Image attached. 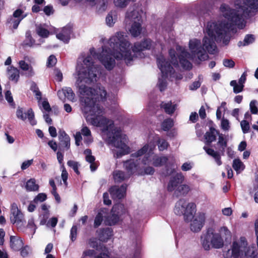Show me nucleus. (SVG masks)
<instances>
[{
  "mask_svg": "<svg viewBox=\"0 0 258 258\" xmlns=\"http://www.w3.org/2000/svg\"><path fill=\"white\" fill-rule=\"evenodd\" d=\"M221 127L224 131H229L230 129L229 121L227 119L223 118L221 120Z\"/></svg>",
  "mask_w": 258,
  "mask_h": 258,
  "instance_id": "49",
  "label": "nucleus"
},
{
  "mask_svg": "<svg viewBox=\"0 0 258 258\" xmlns=\"http://www.w3.org/2000/svg\"><path fill=\"white\" fill-rule=\"evenodd\" d=\"M142 30L141 22L134 21L131 25L129 31L131 35L134 37L139 36Z\"/></svg>",
  "mask_w": 258,
  "mask_h": 258,
  "instance_id": "32",
  "label": "nucleus"
},
{
  "mask_svg": "<svg viewBox=\"0 0 258 258\" xmlns=\"http://www.w3.org/2000/svg\"><path fill=\"white\" fill-rule=\"evenodd\" d=\"M232 167L237 173L241 172L245 168L244 165L239 159H235L233 160Z\"/></svg>",
  "mask_w": 258,
  "mask_h": 258,
  "instance_id": "39",
  "label": "nucleus"
},
{
  "mask_svg": "<svg viewBox=\"0 0 258 258\" xmlns=\"http://www.w3.org/2000/svg\"><path fill=\"white\" fill-rule=\"evenodd\" d=\"M23 71H25V74L28 76H31L33 74L31 66H20Z\"/></svg>",
  "mask_w": 258,
  "mask_h": 258,
  "instance_id": "59",
  "label": "nucleus"
},
{
  "mask_svg": "<svg viewBox=\"0 0 258 258\" xmlns=\"http://www.w3.org/2000/svg\"><path fill=\"white\" fill-rule=\"evenodd\" d=\"M140 171L143 172L142 175H153L155 172V169L151 166H148L144 168V169H142V168L140 167Z\"/></svg>",
  "mask_w": 258,
  "mask_h": 258,
  "instance_id": "55",
  "label": "nucleus"
},
{
  "mask_svg": "<svg viewBox=\"0 0 258 258\" xmlns=\"http://www.w3.org/2000/svg\"><path fill=\"white\" fill-rule=\"evenodd\" d=\"M20 22V18H15L12 16L9 19L8 23L10 25V27H12L14 29H16Z\"/></svg>",
  "mask_w": 258,
  "mask_h": 258,
  "instance_id": "46",
  "label": "nucleus"
},
{
  "mask_svg": "<svg viewBox=\"0 0 258 258\" xmlns=\"http://www.w3.org/2000/svg\"><path fill=\"white\" fill-rule=\"evenodd\" d=\"M247 76V72L245 71L242 74L238 82L236 80H232L230 82V85L233 87L234 93L238 94L243 91Z\"/></svg>",
  "mask_w": 258,
  "mask_h": 258,
  "instance_id": "17",
  "label": "nucleus"
},
{
  "mask_svg": "<svg viewBox=\"0 0 258 258\" xmlns=\"http://www.w3.org/2000/svg\"><path fill=\"white\" fill-rule=\"evenodd\" d=\"M155 149L154 143L146 144L141 149L132 154L133 157H140L144 155L142 163L144 165L152 164L155 167H160L164 165L168 160L166 156H159L153 152Z\"/></svg>",
  "mask_w": 258,
  "mask_h": 258,
  "instance_id": "6",
  "label": "nucleus"
},
{
  "mask_svg": "<svg viewBox=\"0 0 258 258\" xmlns=\"http://www.w3.org/2000/svg\"><path fill=\"white\" fill-rule=\"evenodd\" d=\"M130 0H113L114 6L117 8H124L127 6Z\"/></svg>",
  "mask_w": 258,
  "mask_h": 258,
  "instance_id": "45",
  "label": "nucleus"
},
{
  "mask_svg": "<svg viewBox=\"0 0 258 258\" xmlns=\"http://www.w3.org/2000/svg\"><path fill=\"white\" fill-rule=\"evenodd\" d=\"M112 235V230L110 228H107L101 230L99 234L100 240L102 241H106Z\"/></svg>",
  "mask_w": 258,
  "mask_h": 258,
  "instance_id": "34",
  "label": "nucleus"
},
{
  "mask_svg": "<svg viewBox=\"0 0 258 258\" xmlns=\"http://www.w3.org/2000/svg\"><path fill=\"white\" fill-rule=\"evenodd\" d=\"M7 71L9 79L14 83H17L20 77L19 71L13 66L9 67Z\"/></svg>",
  "mask_w": 258,
  "mask_h": 258,
  "instance_id": "26",
  "label": "nucleus"
},
{
  "mask_svg": "<svg viewBox=\"0 0 258 258\" xmlns=\"http://www.w3.org/2000/svg\"><path fill=\"white\" fill-rule=\"evenodd\" d=\"M107 211L105 209H101L97 214L94 220V227H97L99 226L103 220V218L106 217Z\"/></svg>",
  "mask_w": 258,
  "mask_h": 258,
  "instance_id": "36",
  "label": "nucleus"
},
{
  "mask_svg": "<svg viewBox=\"0 0 258 258\" xmlns=\"http://www.w3.org/2000/svg\"><path fill=\"white\" fill-rule=\"evenodd\" d=\"M36 31L37 34L42 37H47L49 34V31L41 25L36 26Z\"/></svg>",
  "mask_w": 258,
  "mask_h": 258,
  "instance_id": "43",
  "label": "nucleus"
},
{
  "mask_svg": "<svg viewBox=\"0 0 258 258\" xmlns=\"http://www.w3.org/2000/svg\"><path fill=\"white\" fill-rule=\"evenodd\" d=\"M170 57H171V61L169 62L166 61L162 55H159L157 57V62L159 64H177L176 58L175 57V51L174 49H170L169 51Z\"/></svg>",
  "mask_w": 258,
  "mask_h": 258,
  "instance_id": "22",
  "label": "nucleus"
},
{
  "mask_svg": "<svg viewBox=\"0 0 258 258\" xmlns=\"http://www.w3.org/2000/svg\"><path fill=\"white\" fill-rule=\"evenodd\" d=\"M231 238V232L225 226L221 227L219 232L210 228L201 236V244L205 250H209L211 248L219 249L224 246L225 241L230 240Z\"/></svg>",
  "mask_w": 258,
  "mask_h": 258,
  "instance_id": "4",
  "label": "nucleus"
},
{
  "mask_svg": "<svg viewBox=\"0 0 258 258\" xmlns=\"http://www.w3.org/2000/svg\"><path fill=\"white\" fill-rule=\"evenodd\" d=\"M205 219L206 214L204 212L199 213L192 220H190V230L194 232L200 231L204 225Z\"/></svg>",
  "mask_w": 258,
  "mask_h": 258,
  "instance_id": "14",
  "label": "nucleus"
},
{
  "mask_svg": "<svg viewBox=\"0 0 258 258\" xmlns=\"http://www.w3.org/2000/svg\"><path fill=\"white\" fill-rule=\"evenodd\" d=\"M174 212L177 215H183L185 220L189 221L194 218L196 212V205L193 202L180 199L176 203Z\"/></svg>",
  "mask_w": 258,
  "mask_h": 258,
  "instance_id": "9",
  "label": "nucleus"
},
{
  "mask_svg": "<svg viewBox=\"0 0 258 258\" xmlns=\"http://www.w3.org/2000/svg\"><path fill=\"white\" fill-rule=\"evenodd\" d=\"M193 167V163L191 162H185L181 167V170L184 171H189Z\"/></svg>",
  "mask_w": 258,
  "mask_h": 258,
  "instance_id": "62",
  "label": "nucleus"
},
{
  "mask_svg": "<svg viewBox=\"0 0 258 258\" xmlns=\"http://www.w3.org/2000/svg\"><path fill=\"white\" fill-rule=\"evenodd\" d=\"M217 144L219 146L220 150H221L222 154H223L225 149L227 146V140L226 139L225 136L222 134H219Z\"/></svg>",
  "mask_w": 258,
  "mask_h": 258,
  "instance_id": "37",
  "label": "nucleus"
},
{
  "mask_svg": "<svg viewBox=\"0 0 258 258\" xmlns=\"http://www.w3.org/2000/svg\"><path fill=\"white\" fill-rule=\"evenodd\" d=\"M243 254H245L247 258H257L256 254L253 249L247 247Z\"/></svg>",
  "mask_w": 258,
  "mask_h": 258,
  "instance_id": "56",
  "label": "nucleus"
},
{
  "mask_svg": "<svg viewBox=\"0 0 258 258\" xmlns=\"http://www.w3.org/2000/svg\"><path fill=\"white\" fill-rule=\"evenodd\" d=\"M118 89L113 92L107 93L103 87H99L96 90L85 85H80L79 88L80 101L82 111L88 122L102 128V136L107 144L114 147L112 149L114 157L120 158L128 154L130 148L127 145V138L120 128L114 125L111 120L103 116L104 109L99 104V99L102 101L107 99L115 102L117 98Z\"/></svg>",
  "mask_w": 258,
  "mask_h": 258,
  "instance_id": "1",
  "label": "nucleus"
},
{
  "mask_svg": "<svg viewBox=\"0 0 258 258\" xmlns=\"http://www.w3.org/2000/svg\"><path fill=\"white\" fill-rule=\"evenodd\" d=\"M57 95L59 98L64 101L66 98L71 101H75V94L70 87H64L57 92Z\"/></svg>",
  "mask_w": 258,
  "mask_h": 258,
  "instance_id": "21",
  "label": "nucleus"
},
{
  "mask_svg": "<svg viewBox=\"0 0 258 258\" xmlns=\"http://www.w3.org/2000/svg\"><path fill=\"white\" fill-rule=\"evenodd\" d=\"M152 46V41L150 40H146L141 43H135L133 51L135 53L140 52L146 49H150Z\"/></svg>",
  "mask_w": 258,
  "mask_h": 258,
  "instance_id": "23",
  "label": "nucleus"
},
{
  "mask_svg": "<svg viewBox=\"0 0 258 258\" xmlns=\"http://www.w3.org/2000/svg\"><path fill=\"white\" fill-rule=\"evenodd\" d=\"M189 48L191 54L187 52L184 48L180 46L177 47V50L180 52L179 56V62L181 64H191L190 61H204L208 58V55L206 51L201 47L200 40L195 39L189 41Z\"/></svg>",
  "mask_w": 258,
  "mask_h": 258,
  "instance_id": "5",
  "label": "nucleus"
},
{
  "mask_svg": "<svg viewBox=\"0 0 258 258\" xmlns=\"http://www.w3.org/2000/svg\"><path fill=\"white\" fill-rule=\"evenodd\" d=\"M154 143L155 145L157 144L158 145L159 151H162L168 148L169 144L166 140L163 138H160L158 136L153 137V140H151L147 144Z\"/></svg>",
  "mask_w": 258,
  "mask_h": 258,
  "instance_id": "25",
  "label": "nucleus"
},
{
  "mask_svg": "<svg viewBox=\"0 0 258 258\" xmlns=\"http://www.w3.org/2000/svg\"><path fill=\"white\" fill-rule=\"evenodd\" d=\"M240 126L243 134H246L249 132L250 126L247 121L242 120L240 122Z\"/></svg>",
  "mask_w": 258,
  "mask_h": 258,
  "instance_id": "50",
  "label": "nucleus"
},
{
  "mask_svg": "<svg viewBox=\"0 0 258 258\" xmlns=\"http://www.w3.org/2000/svg\"><path fill=\"white\" fill-rule=\"evenodd\" d=\"M126 184H122L120 186L116 185L112 186L109 189L112 198L114 200L124 198L126 195Z\"/></svg>",
  "mask_w": 258,
  "mask_h": 258,
  "instance_id": "18",
  "label": "nucleus"
},
{
  "mask_svg": "<svg viewBox=\"0 0 258 258\" xmlns=\"http://www.w3.org/2000/svg\"><path fill=\"white\" fill-rule=\"evenodd\" d=\"M69 166L72 168L74 171L77 174H79L80 172L78 170L79 164L77 162L73 160H69L67 162Z\"/></svg>",
  "mask_w": 258,
  "mask_h": 258,
  "instance_id": "52",
  "label": "nucleus"
},
{
  "mask_svg": "<svg viewBox=\"0 0 258 258\" xmlns=\"http://www.w3.org/2000/svg\"><path fill=\"white\" fill-rule=\"evenodd\" d=\"M72 33V30L70 27H64L56 35V37L64 42L68 43L70 39V35Z\"/></svg>",
  "mask_w": 258,
  "mask_h": 258,
  "instance_id": "28",
  "label": "nucleus"
},
{
  "mask_svg": "<svg viewBox=\"0 0 258 258\" xmlns=\"http://www.w3.org/2000/svg\"><path fill=\"white\" fill-rule=\"evenodd\" d=\"M219 133L218 131L213 127H211L210 130L206 132L205 135V138L207 144H210L212 142L215 141L216 136H219Z\"/></svg>",
  "mask_w": 258,
  "mask_h": 258,
  "instance_id": "30",
  "label": "nucleus"
},
{
  "mask_svg": "<svg viewBox=\"0 0 258 258\" xmlns=\"http://www.w3.org/2000/svg\"><path fill=\"white\" fill-rule=\"evenodd\" d=\"M82 135H83L85 139V142L89 144L93 141V138L91 136V132L90 129L86 126H83L81 130V132H78L75 135V143L77 146H79L80 142L82 140Z\"/></svg>",
  "mask_w": 258,
  "mask_h": 258,
  "instance_id": "15",
  "label": "nucleus"
},
{
  "mask_svg": "<svg viewBox=\"0 0 258 258\" xmlns=\"http://www.w3.org/2000/svg\"><path fill=\"white\" fill-rule=\"evenodd\" d=\"M184 180V176L181 173H177L175 176L172 177L167 185V190L169 191L175 190L179 184L181 183Z\"/></svg>",
  "mask_w": 258,
  "mask_h": 258,
  "instance_id": "19",
  "label": "nucleus"
},
{
  "mask_svg": "<svg viewBox=\"0 0 258 258\" xmlns=\"http://www.w3.org/2000/svg\"><path fill=\"white\" fill-rule=\"evenodd\" d=\"M247 249V242L245 238L241 237L239 241H234L231 249L224 252V258H247L245 254H243L245 250Z\"/></svg>",
  "mask_w": 258,
  "mask_h": 258,
  "instance_id": "10",
  "label": "nucleus"
},
{
  "mask_svg": "<svg viewBox=\"0 0 258 258\" xmlns=\"http://www.w3.org/2000/svg\"><path fill=\"white\" fill-rule=\"evenodd\" d=\"M10 220L12 223L18 227L24 225L25 220L23 214L19 209L16 203H13L11 207Z\"/></svg>",
  "mask_w": 258,
  "mask_h": 258,
  "instance_id": "13",
  "label": "nucleus"
},
{
  "mask_svg": "<svg viewBox=\"0 0 258 258\" xmlns=\"http://www.w3.org/2000/svg\"><path fill=\"white\" fill-rule=\"evenodd\" d=\"M34 58L29 56H25L23 60L19 61V64H28L34 63Z\"/></svg>",
  "mask_w": 258,
  "mask_h": 258,
  "instance_id": "58",
  "label": "nucleus"
},
{
  "mask_svg": "<svg viewBox=\"0 0 258 258\" xmlns=\"http://www.w3.org/2000/svg\"><path fill=\"white\" fill-rule=\"evenodd\" d=\"M23 246V242L20 237L11 236L10 237V246L14 250H19Z\"/></svg>",
  "mask_w": 258,
  "mask_h": 258,
  "instance_id": "29",
  "label": "nucleus"
},
{
  "mask_svg": "<svg viewBox=\"0 0 258 258\" xmlns=\"http://www.w3.org/2000/svg\"><path fill=\"white\" fill-rule=\"evenodd\" d=\"M54 74L55 75V78L56 80L60 82L62 80L63 76L61 71L58 69H55L54 70Z\"/></svg>",
  "mask_w": 258,
  "mask_h": 258,
  "instance_id": "64",
  "label": "nucleus"
},
{
  "mask_svg": "<svg viewBox=\"0 0 258 258\" xmlns=\"http://www.w3.org/2000/svg\"><path fill=\"white\" fill-rule=\"evenodd\" d=\"M77 228L76 226H73L71 230L70 238L72 241H74L77 238Z\"/></svg>",
  "mask_w": 258,
  "mask_h": 258,
  "instance_id": "61",
  "label": "nucleus"
},
{
  "mask_svg": "<svg viewBox=\"0 0 258 258\" xmlns=\"http://www.w3.org/2000/svg\"><path fill=\"white\" fill-rule=\"evenodd\" d=\"M174 125L172 119L169 118L163 121L161 124L162 129L164 131H169Z\"/></svg>",
  "mask_w": 258,
  "mask_h": 258,
  "instance_id": "42",
  "label": "nucleus"
},
{
  "mask_svg": "<svg viewBox=\"0 0 258 258\" xmlns=\"http://www.w3.org/2000/svg\"><path fill=\"white\" fill-rule=\"evenodd\" d=\"M132 159L123 163V166L127 172L128 175L131 176L134 173L142 174L143 172L140 171V164L142 163L140 157H133L131 155Z\"/></svg>",
  "mask_w": 258,
  "mask_h": 258,
  "instance_id": "12",
  "label": "nucleus"
},
{
  "mask_svg": "<svg viewBox=\"0 0 258 258\" xmlns=\"http://www.w3.org/2000/svg\"><path fill=\"white\" fill-rule=\"evenodd\" d=\"M27 228L30 229L31 232L33 234L35 233L36 227L34 224V220L33 218H31L29 219L27 224Z\"/></svg>",
  "mask_w": 258,
  "mask_h": 258,
  "instance_id": "57",
  "label": "nucleus"
},
{
  "mask_svg": "<svg viewBox=\"0 0 258 258\" xmlns=\"http://www.w3.org/2000/svg\"><path fill=\"white\" fill-rule=\"evenodd\" d=\"M27 16V14L25 13L24 11L21 9H17L13 15V17L15 18H20L21 21Z\"/></svg>",
  "mask_w": 258,
  "mask_h": 258,
  "instance_id": "48",
  "label": "nucleus"
},
{
  "mask_svg": "<svg viewBox=\"0 0 258 258\" xmlns=\"http://www.w3.org/2000/svg\"><path fill=\"white\" fill-rule=\"evenodd\" d=\"M190 187L187 184H181L178 186L175 190V194L177 196H184L190 191Z\"/></svg>",
  "mask_w": 258,
  "mask_h": 258,
  "instance_id": "38",
  "label": "nucleus"
},
{
  "mask_svg": "<svg viewBox=\"0 0 258 258\" xmlns=\"http://www.w3.org/2000/svg\"><path fill=\"white\" fill-rule=\"evenodd\" d=\"M113 178L115 182H121L130 176L127 173L125 174L124 172L120 170H115L113 173Z\"/></svg>",
  "mask_w": 258,
  "mask_h": 258,
  "instance_id": "35",
  "label": "nucleus"
},
{
  "mask_svg": "<svg viewBox=\"0 0 258 258\" xmlns=\"http://www.w3.org/2000/svg\"><path fill=\"white\" fill-rule=\"evenodd\" d=\"M236 11L231 10L228 5L223 4L220 8L224 20L217 22H209L205 30L203 39V47L210 53L217 52V47L214 41L224 39L228 30L232 25L242 28L243 17L248 16L252 9L258 8V0H245L241 5L239 0L235 2Z\"/></svg>",
  "mask_w": 258,
  "mask_h": 258,
  "instance_id": "2",
  "label": "nucleus"
},
{
  "mask_svg": "<svg viewBox=\"0 0 258 258\" xmlns=\"http://www.w3.org/2000/svg\"><path fill=\"white\" fill-rule=\"evenodd\" d=\"M161 108L169 115L173 114L177 108V104L171 101H163L161 103Z\"/></svg>",
  "mask_w": 258,
  "mask_h": 258,
  "instance_id": "27",
  "label": "nucleus"
},
{
  "mask_svg": "<svg viewBox=\"0 0 258 258\" xmlns=\"http://www.w3.org/2000/svg\"><path fill=\"white\" fill-rule=\"evenodd\" d=\"M25 187L28 191H36L38 190L39 188V186L36 184L35 179L34 178H31L28 180Z\"/></svg>",
  "mask_w": 258,
  "mask_h": 258,
  "instance_id": "41",
  "label": "nucleus"
},
{
  "mask_svg": "<svg viewBox=\"0 0 258 258\" xmlns=\"http://www.w3.org/2000/svg\"><path fill=\"white\" fill-rule=\"evenodd\" d=\"M5 97L8 102L12 105L14 104L13 98L12 93L10 90H7L5 93Z\"/></svg>",
  "mask_w": 258,
  "mask_h": 258,
  "instance_id": "60",
  "label": "nucleus"
},
{
  "mask_svg": "<svg viewBox=\"0 0 258 258\" xmlns=\"http://www.w3.org/2000/svg\"><path fill=\"white\" fill-rule=\"evenodd\" d=\"M257 102L256 100H252L249 104V108L251 113L256 114L258 113V108L257 107Z\"/></svg>",
  "mask_w": 258,
  "mask_h": 258,
  "instance_id": "51",
  "label": "nucleus"
},
{
  "mask_svg": "<svg viewBox=\"0 0 258 258\" xmlns=\"http://www.w3.org/2000/svg\"><path fill=\"white\" fill-rule=\"evenodd\" d=\"M17 117L22 119V120H25L28 118L30 123L32 125H35L36 124L37 121L34 118V113L32 109L30 108L27 112H24L23 108L18 107L16 111Z\"/></svg>",
  "mask_w": 258,
  "mask_h": 258,
  "instance_id": "16",
  "label": "nucleus"
},
{
  "mask_svg": "<svg viewBox=\"0 0 258 258\" xmlns=\"http://www.w3.org/2000/svg\"><path fill=\"white\" fill-rule=\"evenodd\" d=\"M159 66L161 75L159 77L158 86L161 91L165 90L167 85V80L178 81L182 78L183 74L178 72L180 66Z\"/></svg>",
  "mask_w": 258,
  "mask_h": 258,
  "instance_id": "7",
  "label": "nucleus"
},
{
  "mask_svg": "<svg viewBox=\"0 0 258 258\" xmlns=\"http://www.w3.org/2000/svg\"><path fill=\"white\" fill-rule=\"evenodd\" d=\"M58 139L60 142V145L66 150L70 148V138L63 130L59 131Z\"/></svg>",
  "mask_w": 258,
  "mask_h": 258,
  "instance_id": "24",
  "label": "nucleus"
},
{
  "mask_svg": "<svg viewBox=\"0 0 258 258\" xmlns=\"http://www.w3.org/2000/svg\"><path fill=\"white\" fill-rule=\"evenodd\" d=\"M141 9L136 6L130 8L126 14V17L133 21L141 22Z\"/></svg>",
  "mask_w": 258,
  "mask_h": 258,
  "instance_id": "20",
  "label": "nucleus"
},
{
  "mask_svg": "<svg viewBox=\"0 0 258 258\" xmlns=\"http://www.w3.org/2000/svg\"><path fill=\"white\" fill-rule=\"evenodd\" d=\"M124 212L123 205L120 203L114 205L111 211L110 216L104 220V223L109 225L115 224L118 222L119 217Z\"/></svg>",
  "mask_w": 258,
  "mask_h": 258,
  "instance_id": "11",
  "label": "nucleus"
},
{
  "mask_svg": "<svg viewBox=\"0 0 258 258\" xmlns=\"http://www.w3.org/2000/svg\"><path fill=\"white\" fill-rule=\"evenodd\" d=\"M31 90L33 91L36 98L38 100V102L40 104V100L41 99V93L39 90L38 87L35 84H33L31 85Z\"/></svg>",
  "mask_w": 258,
  "mask_h": 258,
  "instance_id": "47",
  "label": "nucleus"
},
{
  "mask_svg": "<svg viewBox=\"0 0 258 258\" xmlns=\"http://www.w3.org/2000/svg\"><path fill=\"white\" fill-rule=\"evenodd\" d=\"M84 154L85 155L86 160L91 164L90 167L91 171H94L97 168V166L94 163L95 159V157L92 155L91 151L90 149H86L84 151Z\"/></svg>",
  "mask_w": 258,
  "mask_h": 258,
  "instance_id": "31",
  "label": "nucleus"
},
{
  "mask_svg": "<svg viewBox=\"0 0 258 258\" xmlns=\"http://www.w3.org/2000/svg\"><path fill=\"white\" fill-rule=\"evenodd\" d=\"M33 162V159L28 160L25 161L23 162L21 165V168L22 170H24L28 168L29 166H30Z\"/></svg>",
  "mask_w": 258,
  "mask_h": 258,
  "instance_id": "63",
  "label": "nucleus"
},
{
  "mask_svg": "<svg viewBox=\"0 0 258 258\" xmlns=\"http://www.w3.org/2000/svg\"><path fill=\"white\" fill-rule=\"evenodd\" d=\"M116 18V15L115 13L111 12L109 13L106 18V22L107 25L109 26H112L115 21Z\"/></svg>",
  "mask_w": 258,
  "mask_h": 258,
  "instance_id": "44",
  "label": "nucleus"
},
{
  "mask_svg": "<svg viewBox=\"0 0 258 258\" xmlns=\"http://www.w3.org/2000/svg\"><path fill=\"white\" fill-rule=\"evenodd\" d=\"M97 66H77L75 77L77 82L91 83L97 81L98 68Z\"/></svg>",
  "mask_w": 258,
  "mask_h": 258,
  "instance_id": "8",
  "label": "nucleus"
},
{
  "mask_svg": "<svg viewBox=\"0 0 258 258\" xmlns=\"http://www.w3.org/2000/svg\"><path fill=\"white\" fill-rule=\"evenodd\" d=\"M126 37L122 32L116 33L108 41L109 47L103 46L102 51L97 53L92 48L90 49V54H80L77 59V64H94L99 62L102 64H113L115 59L132 60L133 56L129 49L130 43Z\"/></svg>",
  "mask_w": 258,
  "mask_h": 258,
  "instance_id": "3",
  "label": "nucleus"
},
{
  "mask_svg": "<svg viewBox=\"0 0 258 258\" xmlns=\"http://www.w3.org/2000/svg\"><path fill=\"white\" fill-rule=\"evenodd\" d=\"M255 40V37L252 34L246 35L243 41H239L238 43L239 46H246L252 43Z\"/></svg>",
  "mask_w": 258,
  "mask_h": 258,
  "instance_id": "40",
  "label": "nucleus"
},
{
  "mask_svg": "<svg viewBox=\"0 0 258 258\" xmlns=\"http://www.w3.org/2000/svg\"><path fill=\"white\" fill-rule=\"evenodd\" d=\"M109 80L111 88L117 89L121 85L122 76L121 74H116L110 77Z\"/></svg>",
  "mask_w": 258,
  "mask_h": 258,
  "instance_id": "33",
  "label": "nucleus"
},
{
  "mask_svg": "<svg viewBox=\"0 0 258 258\" xmlns=\"http://www.w3.org/2000/svg\"><path fill=\"white\" fill-rule=\"evenodd\" d=\"M204 149L209 155L212 156L213 158H215L216 156L220 155L219 152L215 151L213 149L209 148L207 147L204 146Z\"/></svg>",
  "mask_w": 258,
  "mask_h": 258,
  "instance_id": "53",
  "label": "nucleus"
},
{
  "mask_svg": "<svg viewBox=\"0 0 258 258\" xmlns=\"http://www.w3.org/2000/svg\"><path fill=\"white\" fill-rule=\"evenodd\" d=\"M46 198L47 196L45 194L40 193L33 200V202L36 204L39 202H42L46 200Z\"/></svg>",
  "mask_w": 258,
  "mask_h": 258,
  "instance_id": "54",
  "label": "nucleus"
}]
</instances>
